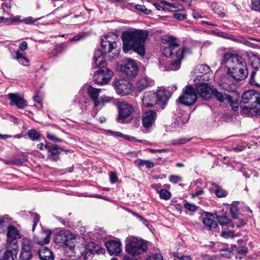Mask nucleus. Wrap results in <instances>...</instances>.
Here are the masks:
<instances>
[{"label": "nucleus", "instance_id": "58", "mask_svg": "<svg viewBox=\"0 0 260 260\" xmlns=\"http://www.w3.org/2000/svg\"><path fill=\"white\" fill-rule=\"evenodd\" d=\"M135 163L136 164L139 168L141 169L145 165H146V160H141V159H137L135 160Z\"/></svg>", "mask_w": 260, "mask_h": 260}, {"label": "nucleus", "instance_id": "31", "mask_svg": "<svg viewBox=\"0 0 260 260\" xmlns=\"http://www.w3.org/2000/svg\"><path fill=\"white\" fill-rule=\"evenodd\" d=\"M173 17L179 21L185 19L187 18V14L185 10L179 8L175 10L173 12Z\"/></svg>", "mask_w": 260, "mask_h": 260}, {"label": "nucleus", "instance_id": "23", "mask_svg": "<svg viewBox=\"0 0 260 260\" xmlns=\"http://www.w3.org/2000/svg\"><path fill=\"white\" fill-rule=\"evenodd\" d=\"M162 44L166 45L167 46L177 50L176 49L179 46V43L178 39L173 36H167L161 39Z\"/></svg>", "mask_w": 260, "mask_h": 260}, {"label": "nucleus", "instance_id": "55", "mask_svg": "<svg viewBox=\"0 0 260 260\" xmlns=\"http://www.w3.org/2000/svg\"><path fill=\"white\" fill-rule=\"evenodd\" d=\"M101 106H103L106 103H109L112 101V98L107 96H103L100 98Z\"/></svg>", "mask_w": 260, "mask_h": 260}, {"label": "nucleus", "instance_id": "25", "mask_svg": "<svg viewBox=\"0 0 260 260\" xmlns=\"http://www.w3.org/2000/svg\"><path fill=\"white\" fill-rule=\"evenodd\" d=\"M194 71L197 76L203 77L202 80L205 81L208 80V78L205 76L210 73L211 71L210 68L206 64H199L197 66Z\"/></svg>", "mask_w": 260, "mask_h": 260}, {"label": "nucleus", "instance_id": "1", "mask_svg": "<svg viewBox=\"0 0 260 260\" xmlns=\"http://www.w3.org/2000/svg\"><path fill=\"white\" fill-rule=\"evenodd\" d=\"M118 39L117 36L106 35L101 39L102 49L96 50L94 54V63L100 67L106 65L105 59L112 60L116 58L119 53L117 49L116 40Z\"/></svg>", "mask_w": 260, "mask_h": 260}, {"label": "nucleus", "instance_id": "3", "mask_svg": "<svg viewBox=\"0 0 260 260\" xmlns=\"http://www.w3.org/2000/svg\"><path fill=\"white\" fill-rule=\"evenodd\" d=\"M241 102L248 104L241 106L242 113L247 116L260 115V92L254 90L246 91L242 95Z\"/></svg>", "mask_w": 260, "mask_h": 260}, {"label": "nucleus", "instance_id": "21", "mask_svg": "<svg viewBox=\"0 0 260 260\" xmlns=\"http://www.w3.org/2000/svg\"><path fill=\"white\" fill-rule=\"evenodd\" d=\"M133 107L128 104L122 103L119 107L118 120L123 119L129 117L133 112Z\"/></svg>", "mask_w": 260, "mask_h": 260}, {"label": "nucleus", "instance_id": "26", "mask_svg": "<svg viewBox=\"0 0 260 260\" xmlns=\"http://www.w3.org/2000/svg\"><path fill=\"white\" fill-rule=\"evenodd\" d=\"M157 117V114L155 110H147V133L155 126V122Z\"/></svg>", "mask_w": 260, "mask_h": 260}, {"label": "nucleus", "instance_id": "51", "mask_svg": "<svg viewBox=\"0 0 260 260\" xmlns=\"http://www.w3.org/2000/svg\"><path fill=\"white\" fill-rule=\"evenodd\" d=\"M226 103L230 105L234 111H236L238 110L239 104L236 101L234 102L231 96L230 101H226Z\"/></svg>", "mask_w": 260, "mask_h": 260}, {"label": "nucleus", "instance_id": "24", "mask_svg": "<svg viewBox=\"0 0 260 260\" xmlns=\"http://www.w3.org/2000/svg\"><path fill=\"white\" fill-rule=\"evenodd\" d=\"M45 149L49 152L48 155L50 158L54 160L57 159L60 151H62V149L57 145H53L49 143L46 144Z\"/></svg>", "mask_w": 260, "mask_h": 260}, {"label": "nucleus", "instance_id": "7", "mask_svg": "<svg viewBox=\"0 0 260 260\" xmlns=\"http://www.w3.org/2000/svg\"><path fill=\"white\" fill-rule=\"evenodd\" d=\"M245 60L244 58L237 53L228 52L222 56L221 64L227 68V70L234 69V68L239 65V63L243 64Z\"/></svg>", "mask_w": 260, "mask_h": 260}, {"label": "nucleus", "instance_id": "46", "mask_svg": "<svg viewBox=\"0 0 260 260\" xmlns=\"http://www.w3.org/2000/svg\"><path fill=\"white\" fill-rule=\"evenodd\" d=\"M230 212L233 218H238V208L237 206L232 205L230 208Z\"/></svg>", "mask_w": 260, "mask_h": 260}, {"label": "nucleus", "instance_id": "16", "mask_svg": "<svg viewBox=\"0 0 260 260\" xmlns=\"http://www.w3.org/2000/svg\"><path fill=\"white\" fill-rule=\"evenodd\" d=\"M103 251V248H102L99 245L92 242H90L85 245L84 252H82L81 255H84V258L87 259L92 255L96 253L99 254L102 253Z\"/></svg>", "mask_w": 260, "mask_h": 260}, {"label": "nucleus", "instance_id": "15", "mask_svg": "<svg viewBox=\"0 0 260 260\" xmlns=\"http://www.w3.org/2000/svg\"><path fill=\"white\" fill-rule=\"evenodd\" d=\"M74 239L73 235L68 230H61L56 233L54 237L55 242L60 245L68 244L69 241Z\"/></svg>", "mask_w": 260, "mask_h": 260}, {"label": "nucleus", "instance_id": "28", "mask_svg": "<svg viewBox=\"0 0 260 260\" xmlns=\"http://www.w3.org/2000/svg\"><path fill=\"white\" fill-rule=\"evenodd\" d=\"M212 96L215 97L220 102H226V101H230V95L219 92L215 88L212 89Z\"/></svg>", "mask_w": 260, "mask_h": 260}, {"label": "nucleus", "instance_id": "64", "mask_svg": "<svg viewBox=\"0 0 260 260\" xmlns=\"http://www.w3.org/2000/svg\"><path fill=\"white\" fill-rule=\"evenodd\" d=\"M132 213V214L136 216L137 218H138L140 220H141L143 221V222L145 224V222H146V220H145V219L142 217L141 216V215L138 214L136 212H134L132 211H131V212Z\"/></svg>", "mask_w": 260, "mask_h": 260}, {"label": "nucleus", "instance_id": "62", "mask_svg": "<svg viewBox=\"0 0 260 260\" xmlns=\"http://www.w3.org/2000/svg\"><path fill=\"white\" fill-rule=\"evenodd\" d=\"M24 162V159H18L15 158L13 159V165L16 166H20L22 165Z\"/></svg>", "mask_w": 260, "mask_h": 260}, {"label": "nucleus", "instance_id": "17", "mask_svg": "<svg viewBox=\"0 0 260 260\" xmlns=\"http://www.w3.org/2000/svg\"><path fill=\"white\" fill-rule=\"evenodd\" d=\"M7 96L11 101L10 103L11 106L15 105L18 109H23L27 105V101L18 93H10Z\"/></svg>", "mask_w": 260, "mask_h": 260}, {"label": "nucleus", "instance_id": "9", "mask_svg": "<svg viewBox=\"0 0 260 260\" xmlns=\"http://www.w3.org/2000/svg\"><path fill=\"white\" fill-rule=\"evenodd\" d=\"M197 94L192 86L186 85L182 90V94L178 99L180 103L190 106L193 104L197 101Z\"/></svg>", "mask_w": 260, "mask_h": 260}, {"label": "nucleus", "instance_id": "33", "mask_svg": "<svg viewBox=\"0 0 260 260\" xmlns=\"http://www.w3.org/2000/svg\"><path fill=\"white\" fill-rule=\"evenodd\" d=\"M10 222V218L8 215H0V233L5 231V228Z\"/></svg>", "mask_w": 260, "mask_h": 260}, {"label": "nucleus", "instance_id": "4", "mask_svg": "<svg viewBox=\"0 0 260 260\" xmlns=\"http://www.w3.org/2000/svg\"><path fill=\"white\" fill-rule=\"evenodd\" d=\"M161 51L162 54L167 57H171V61L170 68L171 70H177L180 69L181 62L184 56L190 53V49L186 46H182L181 49L175 50L168 46H162Z\"/></svg>", "mask_w": 260, "mask_h": 260}, {"label": "nucleus", "instance_id": "38", "mask_svg": "<svg viewBox=\"0 0 260 260\" xmlns=\"http://www.w3.org/2000/svg\"><path fill=\"white\" fill-rule=\"evenodd\" d=\"M136 87L139 91L144 90L146 88V78L140 79L136 84Z\"/></svg>", "mask_w": 260, "mask_h": 260}, {"label": "nucleus", "instance_id": "57", "mask_svg": "<svg viewBox=\"0 0 260 260\" xmlns=\"http://www.w3.org/2000/svg\"><path fill=\"white\" fill-rule=\"evenodd\" d=\"M232 254L233 253L229 249H225L221 250V255L226 257H231L232 256Z\"/></svg>", "mask_w": 260, "mask_h": 260}, {"label": "nucleus", "instance_id": "50", "mask_svg": "<svg viewBox=\"0 0 260 260\" xmlns=\"http://www.w3.org/2000/svg\"><path fill=\"white\" fill-rule=\"evenodd\" d=\"M221 236L226 239L230 238H234L235 235L233 231H224L221 232Z\"/></svg>", "mask_w": 260, "mask_h": 260}, {"label": "nucleus", "instance_id": "42", "mask_svg": "<svg viewBox=\"0 0 260 260\" xmlns=\"http://www.w3.org/2000/svg\"><path fill=\"white\" fill-rule=\"evenodd\" d=\"M20 18V16H16L13 18H7V19H5V17H0L1 20H6L5 22L7 23L8 24L12 23L15 22H23L22 20H21Z\"/></svg>", "mask_w": 260, "mask_h": 260}, {"label": "nucleus", "instance_id": "19", "mask_svg": "<svg viewBox=\"0 0 260 260\" xmlns=\"http://www.w3.org/2000/svg\"><path fill=\"white\" fill-rule=\"evenodd\" d=\"M212 88L207 83H201L196 87V94L198 93L202 98L208 100L212 97Z\"/></svg>", "mask_w": 260, "mask_h": 260}, {"label": "nucleus", "instance_id": "53", "mask_svg": "<svg viewBox=\"0 0 260 260\" xmlns=\"http://www.w3.org/2000/svg\"><path fill=\"white\" fill-rule=\"evenodd\" d=\"M32 216L33 218V225L32 230L34 231L35 229L36 225L38 223L40 220V216L37 213H33L32 214Z\"/></svg>", "mask_w": 260, "mask_h": 260}, {"label": "nucleus", "instance_id": "63", "mask_svg": "<svg viewBox=\"0 0 260 260\" xmlns=\"http://www.w3.org/2000/svg\"><path fill=\"white\" fill-rule=\"evenodd\" d=\"M135 8L136 9L140 11H142L145 14H146V9L145 8V7L144 6H142L141 5H136L135 6Z\"/></svg>", "mask_w": 260, "mask_h": 260}, {"label": "nucleus", "instance_id": "36", "mask_svg": "<svg viewBox=\"0 0 260 260\" xmlns=\"http://www.w3.org/2000/svg\"><path fill=\"white\" fill-rule=\"evenodd\" d=\"M202 221L205 225L209 226L210 228H215L217 226L216 221L208 217H203Z\"/></svg>", "mask_w": 260, "mask_h": 260}, {"label": "nucleus", "instance_id": "49", "mask_svg": "<svg viewBox=\"0 0 260 260\" xmlns=\"http://www.w3.org/2000/svg\"><path fill=\"white\" fill-rule=\"evenodd\" d=\"M251 9L255 11H260V0H252Z\"/></svg>", "mask_w": 260, "mask_h": 260}, {"label": "nucleus", "instance_id": "59", "mask_svg": "<svg viewBox=\"0 0 260 260\" xmlns=\"http://www.w3.org/2000/svg\"><path fill=\"white\" fill-rule=\"evenodd\" d=\"M189 141V139H186L185 138L178 139L174 140L173 143L174 144H183Z\"/></svg>", "mask_w": 260, "mask_h": 260}, {"label": "nucleus", "instance_id": "41", "mask_svg": "<svg viewBox=\"0 0 260 260\" xmlns=\"http://www.w3.org/2000/svg\"><path fill=\"white\" fill-rule=\"evenodd\" d=\"M184 207L185 209H186L188 211L194 212L197 211L199 208V207L196 206L195 204L192 203H190L187 202H185L184 203Z\"/></svg>", "mask_w": 260, "mask_h": 260}, {"label": "nucleus", "instance_id": "12", "mask_svg": "<svg viewBox=\"0 0 260 260\" xmlns=\"http://www.w3.org/2000/svg\"><path fill=\"white\" fill-rule=\"evenodd\" d=\"M31 241L26 238L22 239L20 258L21 260H30L32 258Z\"/></svg>", "mask_w": 260, "mask_h": 260}, {"label": "nucleus", "instance_id": "52", "mask_svg": "<svg viewBox=\"0 0 260 260\" xmlns=\"http://www.w3.org/2000/svg\"><path fill=\"white\" fill-rule=\"evenodd\" d=\"M147 260H164L162 255L157 253L156 252L155 253L152 254L147 257Z\"/></svg>", "mask_w": 260, "mask_h": 260}, {"label": "nucleus", "instance_id": "48", "mask_svg": "<svg viewBox=\"0 0 260 260\" xmlns=\"http://www.w3.org/2000/svg\"><path fill=\"white\" fill-rule=\"evenodd\" d=\"M41 18L42 17L34 19L32 17L29 16L24 19H22V21L24 22L25 24L29 25L36 22L39 20L41 19Z\"/></svg>", "mask_w": 260, "mask_h": 260}, {"label": "nucleus", "instance_id": "34", "mask_svg": "<svg viewBox=\"0 0 260 260\" xmlns=\"http://www.w3.org/2000/svg\"><path fill=\"white\" fill-rule=\"evenodd\" d=\"M160 3L162 4L165 8V10H168V11L174 12V9L177 10L179 8V5L176 3H170L164 0H161Z\"/></svg>", "mask_w": 260, "mask_h": 260}, {"label": "nucleus", "instance_id": "44", "mask_svg": "<svg viewBox=\"0 0 260 260\" xmlns=\"http://www.w3.org/2000/svg\"><path fill=\"white\" fill-rule=\"evenodd\" d=\"M236 251L240 254H245L248 252V248L245 246H235Z\"/></svg>", "mask_w": 260, "mask_h": 260}, {"label": "nucleus", "instance_id": "11", "mask_svg": "<svg viewBox=\"0 0 260 260\" xmlns=\"http://www.w3.org/2000/svg\"><path fill=\"white\" fill-rule=\"evenodd\" d=\"M120 70L128 78H135L138 74L139 68L134 60L126 58L125 63L121 66Z\"/></svg>", "mask_w": 260, "mask_h": 260}, {"label": "nucleus", "instance_id": "39", "mask_svg": "<svg viewBox=\"0 0 260 260\" xmlns=\"http://www.w3.org/2000/svg\"><path fill=\"white\" fill-rule=\"evenodd\" d=\"M145 96L144 95L143 98L141 99L142 100V108L143 110V115H142V124L144 127H146V112L145 111V108H146V105L145 102Z\"/></svg>", "mask_w": 260, "mask_h": 260}, {"label": "nucleus", "instance_id": "54", "mask_svg": "<svg viewBox=\"0 0 260 260\" xmlns=\"http://www.w3.org/2000/svg\"><path fill=\"white\" fill-rule=\"evenodd\" d=\"M46 137L50 140L54 142H62L61 140L56 137V136L54 135L49 133H47Z\"/></svg>", "mask_w": 260, "mask_h": 260}, {"label": "nucleus", "instance_id": "13", "mask_svg": "<svg viewBox=\"0 0 260 260\" xmlns=\"http://www.w3.org/2000/svg\"><path fill=\"white\" fill-rule=\"evenodd\" d=\"M18 246L14 243L6 244L4 252H0V260H15L18 253Z\"/></svg>", "mask_w": 260, "mask_h": 260}, {"label": "nucleus", "instance_id": "27", "mask_svg": "<svg viewBox=\"0 0 260 260\" xmlns=\"http://www.w3.org/2000/svg\"><path fill=\"white\" fill-rule=\"evenodd\" d=\"M38 253L41 260H54L52 252L46 247L41 248Z\"/></svg>", "mask_w": 260, "mask_h": 260}, {"label": "nucleus", "instance_id": "56", "mask_svg": "<svg viewBox=\"0 0 260 260\" xmlns=\"http://www.w3.org/2000/svg\"><path fill=\"white\" fill-rule=\"evenodd\" d=\"M181 180V178L178 176L172 175L169 177V181L173 183H177Z\"/></svg>", "mask_w": 260, "mask_h": 260}, {"label": "nucleus", "instance_id": "20", "mask_svg": "<svg viewBox=\"0 0 260 260\" xmlns=\"http://www.w3.org/2000/svg\"><path fill=\"white\" fill-rule=\"evenodd\" d=\"M106 247L110 255H117L121 251V244L119 241H108L106 243Z\"/></svg>", "mask_w": 260, "mask_h": 260}, {"label": "nucleus", "instance_id": "14", "mask_svg": "<svg viewBox=\"0 0 260 260\" xmlns=\"http://www.w3.org/2000/svg\"><path fill=\"white\" fill-rule=\"evenodd\" d=\"M115 87L118 94L121 95L129 94L132 91V85L125 79H120L115 82Z\"/></svg>", "mask_w": 260, "mask_h": 260}, {"label": "nucleus", "instance_id": "47", "mask_svg": "<svg viewBox=\"0 0 260 260\" xmlns=\"http://www.w3.org/2000/svg\"><path fill=\"white\" fill-rule=\"evenodd\" d=\"M89 36L88 33L83 32L82 34H78L77 35L74 37L72 39H71V41H77L81 40H83L85 39L87 37Z\"/></svg>", "mask_w": 260, "mask_h": 260}, {"label": "nucleus", "instance_id": "6", "mask_svg": "<svg viewBox=\"0 0 260 260\" xmlns=\"http://www.w3.org/2000/svg\"><path fill=\"white\" fill-rule=\"evenodd\" d=\"M126 251L130 255L136 256L144 253L145 242L141 238L131 236L126 238Z\"/></svg>", "mask_w": 260, "mask_h": 260}, {"label": "nucleus", "instance_id": "2", "mask_svg": "<svg viewBox=\"0 0 260 260\" xmlns=\"http://www.w3.org/2000/svg\"><path fill=\"white\" fill-rule=\"evenodd\" d=\"M146 39V32L143 30L133 28L124 31L122 35L124 52L133 50L141 57H144Z\"/></svg>", "mask_w": 260, "mask_h": 260}, {"label": "nucleus", "instance_id": "10", "mask_svg": "<svg viewBox=\"0 0 260 260\" xmlns=\"http://www.w3.org/2000/svg\"><path fill=\"white\" fill-rule=\"evenodd\" d=\"M227 75L236 81H241L245 79L248 75V71L246 61L243 64L239 63V65L235 67L234 69L227 70Z\"/></svg>", "mask_w": 260, "mask_h": 260}, {"label": "nucleus", "instance_id": "29", "mask_svg": "<svg viewBox=\"0 0 260 260\" xmlns=\"http://www.w3.org/2000/svg\"><path fill=\"white\" fill-rule=\"evenodd\" d=\"M151 186L154 188H156L157 191L159 192V197L161 199L165 200H168L171 198V193L169 191L167 190V189H162L160 191H158V188H159L160 186V184H152Z\"/></svg>", "mask_w": 260, "mask_h": 260}, {"label": "nucleus", "instance_id": "30", "mask_svg": "<svg viewBox=\"0 0 260 260\" xmlns=\"http://www.w3.org/2000/svg\"><path fill=\"white\" fill-rule=\"evenodd\" d=\"M25 53L20 52V51L15 52V56L14 58L18 61V62L23 65L28 66L29 63L28 59L24 56Z\"/></svg>", "mask_w": 260, "mask_h": 260}, {"label": "nucleus", "instance_id": "22", "mask_svg": "<svg viewBox=\"0 0 260 260\" xmlns=\"http://www.w3.org/2000/svg\"><path fill=\"white\" fill-rule=\"evenodd\" d=\"M101 91V89H98L89 86L87 89L88 94L93 103L94 107H99L101 105L99 94Z\"/></svg>", "mask_w": 260, "mask_h": 260}, {"label": "nucleus", "instance_id": "35", "mask_svg": "<svg viewBox=\"0 0 260 260\" xmlns=\"http://www.w3.org/2000/svg\"><path fill=\"white\" fill-rule=\"evenodd\" d=\"M251 64L254 69L253 71H257L260 68V56L253 55L251 58Z\"/></svg>", "mask_w": 260, "mask_h": 260}, {"label": "nucleus", "instance_id": "60", "mask_svg": "<svg viewBox=\"0 0 260 260\" xmlns=\"http://www.w3.org/2000/svg\"><path fill=\"white\" fill-rule=\"evenodd\" d=\"M110 182L112 183H115L118 180V178L116 173L115 172H112L110 175Z\"/></svg>", "mask_w": 260, "mask_h": 260}, {"label": "nucleus", "instance_id": "43", "mask_svg": "<svg viewBox=\"0 0 260 260\" xmlns=\"http://www.w3.org/2000/svg\"><path fill=\"white\" fill-rule=\"evenodd\" d=\"M256 73V71H253L250 75L249 78V84L251 85L254 86L256 87H259L260 85L257 83L255 80V76Z\"/></svg>", "mask_w": 260, "mask_h": 260}, {"label": "nucleus", "instance_id": "45", "mask_svg": "<svg viewBox=\"0 0 260 260\" xmlns=\"http://www.w3.org/2000/svg\"><path fill=\"white\" fill-rule=\"evenodd\" d=\"M217 219L218 222L222 226H224L226 224H231L230 223V219L225 216H218Z\"/></svg>", "mask_w": 260, "mask_h": 260}, {"label": "nucleus", "instance_id": "32", "mask_svg": "<svg viewBox=\"0 0 260 260\" xmlns=\"http://www.w3.org/2000/svg\"><path fill=\"white\" fill-rule=\"evenodd\" d=\"M43 234H45V236H42L36 239L37 243L40 245H44L49 243L50 239V232L46 231L44 232Z\"/></svg>", "mask_w": 260, "mask_h": 260}, {"label": "nucleus", "instance_id": "5", "mask_svg": "<svg viewBox=\"0 0 260 260\" xmlns=\"http://www.w3.org/2000/svg\"><path fill=\"white\" fill-rule=\"evenodd\" d=\"M168 91L163 87L158 88L156 91H147V107H152L157 104L164 108L170 98Z\"/></svg>", "mask_w": 260, "mask_h": 260}, {"label": "nucleus", "instance_id": "37", "mask_svg": "<svg viewBox=\"0 0 260 260\" xmlns=\"http://www.w3.org/2000/svg\"><path fill=\"white\" fill-rule=\"evenodd\" d=\"M216 188L215 193L218 198H223L227 196L228 192L216 184L213 183Z\"/></svg>", "mask_w": 260, "mask_h": 260}, {"label": "nucleus", "instance_id": "8", "mask_svg": "<svg viewBox=\"0 0 260 260\" xmlns=\"http://www.w3.org/2000/svg\"><path fill=\"white\" fill-rule=\"evenodd\" d=\"M94 64L95 66L101 68L96 72L93 76V80L95 83L99 85L108 83L113 76L112 71L106 68H104L105 66L100 67L93 62V65Z\"/></svg>", "mask_w": 260, "mask_h": 260}, {"label": "nucleus", "instance_id": "61", "mask_svg": "<svg viewBox=\"0 0 260 260\" xmlns=\"http://www.w3.org/2000/svg\"><path fill=\"white\" fill-rule=\"evenodd\" d=\"M27 44L25 41L21 42L19 44V51H24L27 49Z\"/></svg>", "mask_w": 260, "mask_h": 260}, {"label": "nucleus", "instance_id": "18", "mask_svg": "<svg viewBox=\"0 0 260 260\" xmlns=\"http://www.w3.org/2000/svg\"><path fill=\"white\" fill-rule=\"evenodd\" d=\"M7 240L6 244L14 243L16 246H18L16 239L21 237V233L17 228L13 225L8 226L7 233Z\"/></svg>", "mask_w": 260, "mask_h": 260}, {"label": "nucleus", "instance_id": "40", "mask_svg": "<svg viewBox=\"0 0 260 260\" xmlns=\"http://www.w3.org/2000/svg\"><path fill=\"white\" fill-rule=\"evenodd\" d=\"M27 135L32 141L38 140L40 137V134L34 129L29 130Z\"/></svg>", "mask_w": 260, "mask_h": 260}]
</instances>
